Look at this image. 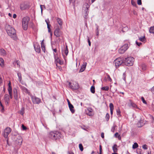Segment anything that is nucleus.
Returning <instances> with one entry per match:
<instances>
[{
  "instance_id": "1",
  "label": "nucleus",
  "mask_w": 154,
  "mask_h": 154,
  "mask_svg": "<svg viewBox=\"0 0 154 154\" xmlns=\"http://www.w3.org/2000/svg\"><path fill=\"white\" fill-rule=\"evenodd\" d=\"M6 30L8 35L14 40L17 39V37L15 29L9 25L5 26Z\"/></svg>"
},
{
  "instance_id": "2",
  "label": "nucleus",
  "mask_w": 154,
  "mask_h": 154,
  "mask_svg": "<svg viewBox=\"0 0 154 154\" xmlns=\"http://www.w3.org/2000/svg\"><path fill=\"white\" fill-rule=\"evenodd\" d=\"M60 134L59 132L56 131H51L50 132L49 137L53 140H56L59 138Z\"/></svg>"
},
{
  "instance_id": "3",
  "label": "nucleus",
  "mask_w": 154,
  "mask_h": 154,
  "mask_svg": "<svg viewBox=\"0 0 154 154\" xmlns=\"http://www.w3.org/2000/svg\"><path fill=\"white\" fill-rule=\"evenodd\" d=\"M134 58L131 57H128L124 60V63L128 66H132L134 62Z\"/></svg>"
},
{
  "instance_id": "4",
  "label": "nucleus",
  "mask_w": 154,
  "mask_h": 154,
  "mask_svg": "<svg viewBox=\"0 0 154 154\" xmlns=\"http://www.w3.org/2000/svg\"><path fill=\"white\" fill-rule=\"evenodd\" d=\"M29 20V17H25L23 18L22 19V26L24 30H26L27 29Z\"/></svg>"
},
{
  "instance_id": "5",
  "label": "nucleus",
  "mask_w": 154,
  "mask_h": 154,
  "mask_svg": "<svg viewBox=\"0 0 154 154\" xmlns=\"http://www.w3.org/2000/svg\"><path fill=\"white\" fill-rule=\"evenodd\" d=\"M114 63L115 64L116 67L118 68L124 63L123 59L122 57H119L114 60Z\"/></svg>"
},
{
  "instance_id": "6",
  "label": "nucleus",
  "mask_w": 154,
  "mask_h": 154,
  "mask_svg": "<svg viewBox=\"0 0 154 154\" xmlns=\"http://www.w3.org/2000/svg\"><path fill=\"white\" fill-rule=\"evenodd\" d=\"M70 88L72 90H76L79 88V85L76 82H73L72 83L68 82Z\"/></svg>"
},
{
  "instance_id": "7",
  "label": "nucleus",
  "mask_w": 154,
  "mask_h": 154,
  "mask_svg": "<svg viewBox=\"0 0 154 154\" xmlns=\"http://www.w3.org/2000/svg\"><path fill=\"white\" fill-rule=\"evenodd\" d=\"M128 45L125 44L119 50V52L121 54L124 53L128 48Z\"/></svg>"
},
{
  "instance_id": "8",
  "label": "nucleus",
  "mask_w": 154,
  "mask_h": 154,
  "mask_svg": "<svg viewBox=\"0 0 154 154\" xmlns=\"http://www.w3.org/2000/svg\"><path fill=\"white\" fill-rule=\"evenodd\" d=\"M11 131V129L9 127L6 128L4 131L3 136L5 138H7L9 134Z\"/></svg>"
},
{
  "instance_id": "9",
  "label": "nucleus",
  "mask_w": 154,
  "mask_h": 154,
  "mask_svg": "<svg viewBox=\"0 0 154 154\" xmlns=\"http://www.w3.org/2000/svg\"><path fill=\"white\" fill-rule=\"evenodd\" d=\"M85 112L87 115L89 116H92L94 115L93 109L91 108H88L85 109Z\"/></svg>"
},
{
  "instance_id": "10",
  "label": "nucleus",
  "mask_w": 154,
  "mask_h": 154,
  "mask_svg": "<svg viewBox=\"0 0 154 154\" xmlns=\"http://www.w3.org/2000/svg\"><path fill=\"white\" fill-rule=\"evenodd\" d=\"M31 98L32 102L34 104H38L41 102V99L35 96H32Z\"/></svg>"
},
{
  "instance_id": "11",
  "label": "nucleus",
  "mask_w": 154,
  "mask_h": 154,
  "mask_svg": "<svg viewBox=\"0 0 154 154\" xmlns=\"http://www.w3.org/2000/svg\"><path fill=\"white\" fill-rule=\"evenodd\" d=\"M54 34L57 37H59L62 35V33L59 28H57L55 29Z\"/></svg>"
},
{
  "instance_id": "12",
  "label": "nucleus",
  "mask_w": 154,
  "mask_h": 154,
  "mask_svg": "<svg viewBox=\"0 0 154 154\" xmlns=\"http://www.w3.org/2000/svg\"><path fill=\"white\" fill-rule=\"evenodd\" d=\"M28 7L27 5L23 2L21 3L20 6V9L22 10H25Z\"/></svg>"
},
{
  "instance_id": "13",
  "label": "nucleus",
  "mask_w": 154,
  "mask_h": 154,
  "mask_svg": "<svg viewBox=\"0 0 154 154\" xmlns=\"http://www.w3.org/2000/svg\"><path fill=\"white\" fill-rule=\"evenodd\" d=\"M14 96L15 100H17V91L16 89L14 88L13 89Z\"/></svg>"
},
{
  "instance_id": "14",
  "label": "nucleus",
  "mask_w": 154,
  "mask_h": 154,
  "mask_svg": "<svg viewBox=\"0 0 154 154\" xmlns=\"http://www.w3.org/2000/svg\"><path fill=\"white\" fill-rule=\"evenodd\" d=\"M68 48H67V46H66V48H65V49L64 50L63 52L62 53L63 57L65 60H66V57L64 56V55H63V53L65 54L66 56H67L68 54Z\"/></svg>"
},
{
  "instance_id": "15",
  "label": "nucleus",
  "mask_w": 154,
  "mask_h": 154,
  "mask_svg": "<svg viewBox=\"0 0 154 154\" xmlns=\"http://www.w3.org/2000/svg\"><path fill=\"white\" fill-rule=\"evenodd\" d=\"M9 100V96L8 94H5V103H8Z\"/></svg>"
},
{
  "instance_id": "16",
  "label": "nucleus",
  "mask_w": 154,
  "mask_h": 154,
  "mask_svg": "<svg viewBox=\"0 0 154 154\" xmlns=\"http://www.w3.org/2000/svg\"><path fill=\"white\" fill-rule=\"evenodd\" d=\"M55 62L56 63V65L57 66V63H59L60 65H62L63 64V61L61 60L58 58H57V59H56Z\"/></svg>"
},
{
  "instance_id": "17",
  "label": "nucleus",
  "mask_w": 154,
  "mask_h": 154,
  "mask_svg": "<svg viewBox=\"0 0 154 154\" xmlns=\"http://www.w3.org/2000/svg\"><path fill=\"white\" fill-rule=\"evenodd\" d=\"M86 65H87L86 63H83V65H82V66L81 67V69H80V72H82L85 70V69L86 68Z\"/></svg>"
},
{
  "instance_id": "18",
  "label": "nucleus",
  "mask_w": 154,
  "mask_h": 154,
  "mask_svg": "<svg viewBox=\"0 0 154 154\" xmlns=\"http://www.w3.org/2000/svg\"><path fill=\"white\" fill-rule=\"evenodd\" d=\"M0 53L3 56H5L6 54V52L4 49L3 48L0 49Z\"/></svg>"
},
{
  "instance_id": "19",
  "label": "nucleus",
  "mask_w": 154,
  "mask_h": 154,
  "mask_svg": "<svg viewBox=\"0 0 154 154\" xmlns=\"http://www.w3.org/2000/svg\"><path fill=\"white\" fill-rule=\"evenodd\" d=\"M56 19L57 20V21L58 24L60 26H61L63 23L61 19L57 17L56 18Z\"/></svg>"
},
{
  "instance_id": "20",
  "label": "nucleus",
  "mask_w": 154,
  "mask_h": 154,
  "mask_svg": "<svg viewBox=\"0 0 154 154\" xmlns=\"http://www.w3.org/2000/svg\"><path fill=\"white\" fill-rule=\"evenodd\" d=\"M112 149L114 152H117L118 151L117 146L115 144L112 147Z\"/></svg>"
},
{
  "instance_id": "21",
  "label": "nucleus",
  "mask_w": 154,
  "mask_h": 154,
  "mask_svg": "<svg viewBox=\"0 0 154 154\" xmlns=\"http://www.w3.org/2000/svg\"><path fill=\"white\" fill-rule=\"evenodd\" d=\"M8 91L9 93H12V88L11 86V83L10 82L8 84Z\"/></svg>"
},
{
  "instance_id": "22",
  "label": "nucleus",
  "mask_w": 154,
  "mask_h": 154,
  "mask_svg": "<svg viewBox=\"0 0 154 154\" xmlns=\"http://www.w3.org/2000/svg\"><path fill=\"white\" fill-rule=\"evenodd\" d=\"M69 108L70 110V111L72 113H74L75 112V110L74 109V106H73L72 105H70L69 106Z\"/></svg>"
},
{
  "instance_id": "23",
  "label": "nucleus",
  "mask_w": 154,
  "mask_h": 154,
  "mask_svg": "<svg viewBox=\"0 0 154 154\" xmlns=\"http://www.w3.org/2000/svg\"><path fill=\"white\" fill-rule=\"evenodd\" d=\"M35 49L36 51L38 53H39L40 52V49L39 46H37L36 47L34 46Z\"/></svg>"
},
{
  "instance_id": "24",
  "label": "nucleus",
  "mask_w": 154,
  "mask_h": 154,
  "mask_svg": "<svg viewBox=\"0 0 154 154\" xmlns=\"http://www.w3.org/2000/svg\"><path fill=\"white\" fill-rule=\"evenodd\" d=\"M25 112V108L24 107H22L20 111V113L22 115H23Z\"/></svg>"
},
{
  "instance_id": "25",
  "label": "nucleus",
  "mask_w": 154,
  "mask_h": 154,
  "mask_svg": "<svg viewBox=\"0 0 154 154\" xmlns=\"http://www.w3.org/2000/svg\"><path fill=\"white\" fill-rule=\"evenodd\" d=\"M4 60L2 58H0V65L2 67L4 66Z\"/></svg>"
},
{
  "instance_id": "26",
  "label": "nucleus",
  "mask_w": 154,
  "mask_h": 154,
  "mask_svg": "<svg viewBox=\"0 0 154 154\" xmlns=\"http://www.w3.org/2000/svg\"><path fill=\"white\" fill-rule=\"evenodd\" d=\"M141 69L143 71L145 70L146 69V66L144 63H142L141 65Z\"/></svg>"
},
{
  "instance_id": "27",
  "label": "nucleus",
  "mask_w": 154,
  "mask_h": 154,
  "mask_svg": "<svg viewBox=\"0 0 154 154\" xmlns=\"http://www.w3.org/2000/svg\"><path fill=\"white\" fill-rule=\"evenodd\" d=\"M20 88L21 89L23 90L25 92L27 93H29L28 90L25 87L21 86Z\"/></svg>"
},
{
  "instance_id": "28",
  "label": "nucleus",
  "mask_w": 154,
  "mask_h": 154,
  "mask_svg": "<svg viewBox=\"0 0 154 154\" xmlns=\"http://www.w3.org/2000/svg\"><path fill=\"white\" fill-rule=\"evenodd\" d=\"M149 32L150 33H154V26L150 28Z\"/></svg>"
},
{
  "instance_id": "29",
  "label": "nucleus",
  "mask_w": 154,
  "mask_h": 154,
  "mask_svg": "<svg viewBox=\"0 0 154 154\" xmlns=\"http://www.w3.org/2000/svg\"><path fill=\"white\" fill-rule=\"evenodd\" d=\"M101 89L103 91H107L109 90V87L108 86L102 87L101 88Z\"/></svg>"
},
{
  "instance_id": "30",
  "label": "nucleus",
  "mask_w": 154,
  "mask_h": 154,
  "mask_svg": "<svg viewBox=\"0 0 154 154\" xmlns=\"http://www.w3.org/2000/svg\"><path fill=\"white\" fill-rule=\"evenodd\" d=\"M91 91L92 93L94 94L95 93V87L94 86H92L91 88Z\"/></svg>"
},
{
  "instance_id": "31",
  "label": "nucleus",
  "mask_w": 154,
  "mask_h": 154,
  "mask_svg": "<svg viewBox=\"0 0 154 154\" xmlns=\"http://www.w3.org/2000/svg\"><path fill=\"white\" fill-rule=\"evenodd\" d=\"M138 146L137 143H135L133 145L132 148L133 149H135L138 147Z\"/></svg>"
},
{
  "instance_id": "32",
  "label": "nucleus",
  "mask_w": 154,
  "mask_h": 154,
  "mask_svg": "<svg viewBox=\"0 0 154 154\" xmlns=\"http://www.w3.org/2000/svg\"><path fill=\"white\" fill-rule=\"evenodd\" d=\"M131 3L133 6L136 7H137V6L136 3L135 1H134V0H131Z\"/></svg>"
},
{
  "instance_id": "33",
  "label": "nucleus",
  "mask_w": 154,
  "mask_h": 154,
  "mask_svg": "<svg viewBox=\"0 0 154 154\" xmlns=\"http://www.w3.org/2000/svg\"><path fill=\"white\" fill-rule=\"evenodd\" d=\"M17 75L19 78V80L20 82L22 80V77L21 74L20 73H18Z\"/></svg>"
},
{
  "instance_id": "34",
  "label": "nucleus",
  "mask_w": 154,
  "mask_h": 154,
  "mask_svg": "<svg viewBox=\"0 0 154 154\" xmlns=\"http://www.w3.org/2000/svg\"><path fill=\"white\" fill-rule=\"evenodd\" d=\"M45 21L47 24V27H48V29L50 28V27L51 26V25L49 24V20H45Z\"/></svg>"
},
{
  "instance_id": "35",
  "label": "nucleus",
  "mask_w": 154,
  "mask_h": 154,
  "mask_svg": "<svg viewBox=\"0 0 154 154\" xmlns=\"http://www.w3.org/2000/svg\"><path fill=\"white\" fill-rule=\"evenodd\" d=\"M109 106L110 110H113L114 106H113V104L112 103H110L109 104Z\"/></svg>"
},
{
  "instance_id": "36",
  "label": "nucleus",
  "mask_w": 154,
  "mask_h": 154,
  "mask_svg": "<svg viewBox=\"0 0 154 154\" xmlns=\"http://www.w3.org/2000/svg\"><path fill=\"white\" fill-rule=\"evenodd\" d=\"M139 39L140 41L142 42H143L146 39L145 36H143L139 38Z\"/></svg>"
},
{
  "instance_id": "37",
  "label": "nucleus",
  "mask_w": 154,
  "mask_h": 154,
  "mask_svg": "<svg viewBox=\"0 0 154 154\" xmlns=\"http://www.w3.org/2000/svg\"><path fill=\"white\" fill-rule=\"evenodd\" d=\"M106 75L107 76V80H108L110 82H111L112 81V79L110 78V76L107 74H106Z\"/></svg>"
},
{
  "instance_id": "38",
  "label": "nucleus",
  "mask_w": 154,
  "mask_h": 154,
  "mask_svg": "<svg viewBox=\"0 0 154 154\" xmlns=\"http://www.w3.org/2000/svg\"><path fill=\"white\" fill-rule=\"evenodd\" d=\"M79 148L81 151H82L83 150V147L82 144H80L79 145Z\"/></svg>"
},
{
  "instance_id": "39",
  "label": "nucleus",
  "mask_w": 154,
  "mask_h": 154,
  "mask_svg": "<svg viewBox=\"0 0 154 154\" xmlns=\"http://www.w3.org/2000/svg\"><path fill=\"white\" fill-rule=\"evenodd\" d=\"M16 63L18 65V66L19 67H20V62H19V61H18V60H17L16 61L14 62V63H13V64H15Z\"/></svg>"
},
{
  "instance_id": "40",
  "label": "nucleus",
  "mask_w": 154,
  "mask_h": 154,
  "mask_svg": "<svg viewBox=\"0 0 154 154\" xmlns=\"http://www.w3.org/2000/svg\"><path fill=\"white\" fill-rule=\"evenodd\" d=\"M105 118L107 121H108L109 118V115L108 113H107L106 115Z\"/></svg>"
},
{
  "instance_id": "41",
  "label": "nucleus",
  "mask_w": 154,
  "mask_h": 154,
  "mask_svg": "<svg viewBox=\"0 0 154 154\" xmlns=\"http://www.w3.org/2000/svg\"><path fill=\"white\" fill-rule=\"evenodd\" d=\"M41 48L43 51L45 52V45H41Z\"/></svg>"
},
{
  "instance_id": "42",
  "label": "nucleus",
  "mask_w": 154,
  "mask_h": 154,
  "mask_svg": "<svg viewBox=\"0 0 154 154\" xmlns=\"http://www.w3.org/2000/svg\"><path fill=\"white\" fill-rule=\"evenodd\" d=\"M141 99L142 101H143V102L145 104H146V101L145 100V99L143 97H141Z\"/></svg>"
},
{
  "instance_id": "43",
  "label": "nucleus",
  "mask_w": 154,
  "mask_h": 154,
  "mask_svg": "<svg viewBox=\"0 0 154 154\" xmlns=\"http://www.w3.org/2000/svg\"><path fill=\"white\" fill-rule=\"evenodd\" d=\"M99 30L98 29V26H97V28L96 34V35L97 36H98L99 35Z\"/></svg>"
},
{
  "instance_id": "44",
  "label": "nucleus",
  "mask_w": 154,
  "mask_h": 154,
  "mask_svg": "<svg viewBox=\"0 0 154 154\" xmlns=\"http://www.w3.org/2000/svg\"><path fill=\"white\" fill-rule=\"evenodd\" d=\"M115 136L117 137H118V138H120V136L119 135L118 133L116 132L115 134Z\"/></svg>"
},
{
  "instance_id": "45",
  "label": "nucleus",
  "mask_w": 154,
  "mask_h": 154,
  "mask_svg": "<svg viewBox=\"0 0 154 154\" xmlns=\"http://www.w3.org/2000/svg\"><path fill=\"white\" fill-rule=\"evenodd\" d=\"M0 105L2 108V109H1V111L2 112V111H3L4 110V106H3L1 101H0Z\"/></svg>"
},
{
  "instance_id": "46",
  "label": "nucleus",
  "mask_w": 154,
  "mask_h": 154,
  "mask_svg": "<svg viewBox=\"0 0 154 154\" xmlns=\"http://www.w3.org/2000/svg\"><path fill=\"white\" fill-rule=\"evenodd\" d=\"M137 4L139 5H140L142 4L141 0H138L137 1Z\"/></svg>"
},
{
  "instance_id": "47",
  "label": "nucleus",
  "mask_w": 154,
  "mask_h": 154,
  "mask_svg": "<svg viewBox=\"0 0 154 154\" xmlns=\"http://www.w3.org/2000/svg\"><path fill=\"white\" fill-rule=\"evenodd\" d=\"M131 105L134 108L137 107V106L134 103H131Z\"/></svg>"
},
{
  "instance_id": "48",
  "label": "nucleus",
  "mask_w": 154,
  "mask_h": 154,
  "mask_svg": "<svg viewBox=\"0 0 154 154\" xmlns=\"http://www.w3.org/2000/svg\"><path fill=\"white\" fill-rule=\"evenodd\" d=\"M88 43L89 45L90 46L91 45V42L90 41V40L89 39V37H88Z\"/></svg>"
},
{
  "instance_id": "49",
  "label": "nucleus",
  "mask_w": 154,
  "mask_h": 154,
  "mask_svg": "<svg viewBox=\"0 0 154 154\" xmlns=\"http://www.w3.org/2000/svg\"><path fill=\"white\" fill-rule=\"evenodd\" d=\"M142 148L144 149H147V146L146 145H143L142 146Z\"/></svg>"
},
{
  "instance_id": "50",
  "label": "nucleus",
  "mask_w": 154,
  "mask_h": 154,
  "mask_svg": "<svg viewBox=\"0 0 154 154\" xmlns=\"http://www.w3.org/2000/svg\"><path fill=\"white\" fill-rule=\"evenodd\" d=\"M136 44L139 46H140L142 44L141 43V42H138L137 41L136 42Z\"/></svg>"
},
{
  "instance_id": "51",
  "label": "nucleus",
  "mask_w": 154,
  "mask_h": 154,
  "mask_svg": "<svg viewBox=\"0 0 154 154\" xmlns=\"http://www.w3.org/2000/svg\"><path fill=\"white\" fill-rule=\"evenodd\" d=\"M102 148L101 145L100 146V153H102Z\"/></svg>"
},
{
  "instance_id": "52",
  "label": "nucleus",
  "mask_w": 154,
  "mask_h": 154,
  "mask_svg": "<svg viewBox=\"0 0 154 154\" xmlns=\"http://www.w3.org/2000/svg\"><path fill=\"white\" fill-rule=\"evenodd\" d=\"M22 128L23 130H26V127L23 125H22Z\"/></svg>"
},
{
  "instance_id": "53",
  "label": "nucleus",
  "mask_w": 154,
  "mask_h": 154,
  "mask_svg": "<svg viewBox=\"0 0 154 154\" xmlns=\"http://www.w3.org/2000/svg\"><path fill=\"white\" fill-rule=\"evenodd\" d=\"M117 115H119L121 113V112L119 109H118L117 110Z\"/></svg>"
},
{
  "instance_id": "54",
  "label": "nucleus",
  "mask_w": 154,
  "mask_h": 154,
  "mask_svg": "<svg viewBox=\"0 0 154 154\" xmlns=\"http://www.w3.org/2000/svg\"><path fill=\"white\" fill-rule=\"evenodd\" d=\"M86 6V10H88V8H89V5H88V4H87Z\"/></svg>"
},
{
  "instance_id": "55",
  "label": "nucleus",
  "mask_w": 154,
  "mask_h": 154,
  "mask_svg": "<svg viewBox=\"0 0 154 154\" xmlns=\"http://www.w3.org/2000/svg\"><path fill=\"white\" fill-rule=\"evenodd\" d=\"M133 13L134 15H137V13L135 11H133Z\"/></svg>"
},
{
  "instance_id": "56",
  "label": "nucleus",
  "mask_w": 154,
  "mask_h": 154,
  "mask_svg": "<svg viewBox=\"0 0 154 154\" xmlns=\"http://www.w3.org/2000/svg\"><path fill=\"white\" fill-rule=\"evenodd\" d=\"M9 95L10 96L11 99H12L13 97L12 93H9Z\"/></svg>"
},
{
  "instance_id": "57",
  "label": "nucleus",
  "mask_w": 154,
  "mask_h": 154,
  "mask_svg": "<svg viewBox=\"0 0 154 154\" xmlns=\"http://www.w3.org/2000/svg\"><path fill=\"white\" fill-rule=\"evenodd\" d=\"M101 137L103 138H104V133H101Z\"/></svg>"
},
{
  "instance_id": "58",
  "label": "nucleus",
  "mask_w": 154,
  "mask_h": 154,
  "mask_svg": "<svg viewBox=\"0 0 154 154\" xmlns=\"http://www.w3.org/2000/svg\"><path fill=\"white\" fill-rule=\"evenodd\" d=\"M103 81L104 82H106L107 81V78L106 77H105L104 79H103Z\"/></svg>"
},
{
  "instance_id": "59",
  "label": "nucleus",
  "mask_w": 154,
  "mask_h": 154,
  "mask_svg": "<svg viewBox=\"0 0 154 154\" xmlns=\"http://www.w3.org/2000/svg\"><path fill=\"white\" fill-rule=\"evenodd\" d=\"M68 154H74V153L72 152H69L68 151Z\"/></svg>"
},
{
  "instance_id": "60",
  "label": "nucleus",
  "mask_w": 154,
  "mask_h": 154,
  "mask_svg": "<svg viewBox=\"0 0 154 154\" xmlns=\"http://www.w3.org/2000/svg\"><path fill=\"white\" fill-rule=\"evenodd\" d=\"M17 17V15L16 14H14L13 15V17L14 18H15Z\"/></svg>"
},
{
  "instance_id": "61",
  "label": "nucleus",
  "mask_w": 154,
  "mask_h": 154,
  "mask_svg": "<svg viewBox=\"0 0 154 154\" xmlns=\"http://www.w3.org/2000/svg\"><path fill=\"white\" fill-rule=\"evenodd\" d=\"M151 91L154 93V86L151 89Z\"/></svg>"
},
{
  "instance_id": "62",
  "label": "nucleus",
  "mask_w": 154,
  "mask_h": 154,
  "mask_svg": "<svg viewBox=\"0 0 154 154\" xmlns=\"http://www.w3.org/2000/svg\"><path fill=\"white\" fill-rule=\"evenodd\" d=\"M57 68H58V69H60H60H61V68L60 66H59L57 65Z\"/></svg>"
},
{
  "instance_id": "63",
  "label": "nucleus",
  "mask_w": 154,
  "mask_h": 154,
  "mask_svg": "<svg viewBox=\"0 0 154 154\" xmlns=\"http://www.w3.org/2000/svg\"><path fill=\"white\" fill-rule=\"evenodd\" d=\"M2 78L1 77H0V84L2 83Z\"/></svg>"
},
{
  "instance_id": "64",
  "label": "nucleus",
  "mask_w": 154,
  "mask_h": 154,
  "mask_svg": "<svg viewBox=\"0 0 154 154\" xmlns=\"http://www.w3.org/2000/svg\"><path fill=\"white\" fill-rule=\"evenodd\" d=\"M114 130H115V127H113L112 128V131L113 132H114Z\"/></svg>"
}]
</instances>
